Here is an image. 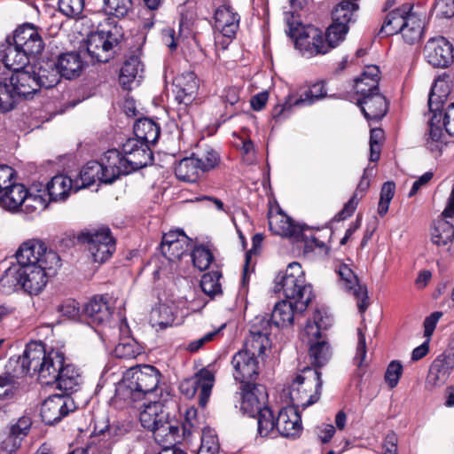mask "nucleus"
<instances>
[{
    "mask_svg": "<svg viewBox=\"0 0 454 454\" xmlns=\"http://www.w3.org/2000/svg\"><path fill=\"white\" fill-rule=\"evenodd\" d=\"M78 240L86 246L94 262L99 263L107 261L116 248L115 239L108 227L82 231Z\"/></svg>",
    "mask_w": 454,
    "mask_h": 454,
    "instance_id": "obj_7",
    "label": "nucleus"
},
{
    "mask_svg": "<svg viewBox=\"0 0 454 454\" xmlns=\"http://www.w3.org/2000/svg\"><path fill=\"white\" fill-rule=\"evenodd\" d=\"M123 37L121 28L114 26L91 33L87 40V51L98 62L106 63L112 59L114 50Z\"/></svg>",
    "mask_w": 454,
    "mask_h": 454,
    "instance_id": "obj_8",
    "label": "nucleus"
},
{
    "mask_svg": "<svg viewBox=\"0 0 454 454\" xmlns=\"http://www.w3.org/2000/svg\"><path fill=\"white\" fill-rule=\"evenodd\" d=\"M356 104L368 121H380L388 109V103L380 90L359 96Z\"/></svg>",
    "mask_w": 454,
    "mask_h": 454,
    "instance_id": "obj_23",
    "label": "nucleus"
},
{
    "mask_svg": "<svg viewBox=\"0 0 454 454\" xmlns=\"http://www.w3.org/2000/svg\"><path fill=\"white\" fill-rule=\"evenodd\" d=\"M162 420L153 431L155 437L169 443L176 442L179 438L180 431L178 422L169 420L168 412L165 413V419Z\"/></svg>",
    "mask_w": 454,
    "mask_h": 454,
    "instance_id": "obj_50",
    "label": "nucleus"
},
{
    "mask_svg": "<svg viewBox=\"0 0 454 454\" xmlns=\"http://www.w3.org/2000/svg\"><path fill=\"white\" fill-rule=\"evenodd\" d=\"M144 71L143 64L139 57L135 54L129 56L121 68L119 82L123 89L130 90L132 82H136L137 78H141Z\"/></svg>",
    "mask_w": 454,
    "mask_h": 454,
    "instance_id": "obj_39",
    "label": "nucleus"
},
{
    "mask_svg": "<svg viewBox=\"0 0 454 454\" xmlns=\"http://www.w3.org/2000/svg\"><path fill=\"white\" fill-rule=\"evenodd\" d=\"M444 81L437 80L431 88L428 97V106L433 113L429 121V139L431 141H442L443 132L439 124L442 121V112L440 109L441 104L446 98L449 90Z\"/></svg>",
    "mask_w": 454,
    "mask_h": 454,
    "instance_id": "obj_11",
    "label": "nucleus"
},
{
    "mask_svg": "<svg viewBox=\"0 0 454 454\" xmlns=\"http://www.w3.org/2000/svg\"><path fill=\"white\" fill-rule=\"evenodd\" d=\"M275 293H283L286 299L298 302L299 310H306L313 298L312 286L306 283L305 274L298 262H291L275 278Z\"/></svg>",
    "mask_w": 454,
    "mask_h": 454,
    "instance_id": "obj_4",
    "label": "nucleus"
},
{
    "mask_svg": "<svg viewBox=\"0 0 454 454\" xmlns=\"http://www.w3.org/2000/svg\"><path fill=\"white\" fill-rule=\"evenodd\" d=\"M380 71L375 65L367 66L360 77L355 80V90L358 96L380 90Z\"/></svg>",
    "mask_w": 454,
    "mask_h": 454,
    "instance_id": "obj_37",
    "label": "nucleus"
},
{
    "mask_svg": "<svg viewBox=\"0 0 454 454\" xmlns=\"http://www.w3.org/2000/svg\"><path fill=\"white\" fill-rule=\"evenodd\" d=\"M143 353L142 347L134 340L127 339L114 348V354L117 358L132 359Z\"/></svg>",
    "mask_w": 454,
    "mask_h": 454,
    "instance_id": "obj_56",
    "label": "nucleus"
},
{
    "mask_svg": "<svg viewBox=\"0 0 454 454\" xmlns=\"http://www.w3.org/2000/svg\"><path fill=\"white\" fill-rule=\"evenodd\" d=\"M348 26L343 24L334 23L328 27L326 29L324 39L327 46L328 52L338 46V44L345 39L348 33Z\"/></svg>",
    "mask_w": 454,
    "mask_h": 454,
    "instance_id": "obj_55",
    "label": "nucleus"
},
{
    "mask_svg": "<svg viewBox=\"0 0 454 454\" xmlns=\"http://www.w3.org/2000/svg\"><path fill=\"white\" fill-rule=\"evenodd\" d=\"M18 98L12 80L0 81V110L2 112L11 111L16 105Z\"/></svg>",
    "mask_w": 454,
    "mask_h": 454,
    "instance_id": "obj_52",
    "label": "nucleus"
},
{
    "mask_svg": "<svg viewBox=\"0 0 454 454\" xmlns=\"http://www.w3.org/2000/svg\"><path fill=\"white\" fill-rule=\"evenodd\" d=\"M454 368V352L438 356L431 364L427 377V383L434 387L443 385Z\"/></svg>",
    "mask_w": 454,
    "mask_h": 454,
    "instance_id": "obj_25",
    "label": "nucleus"
},
{
    "mask_svg": "<svg viewBox=\"0 0 454 454\" xmlns=\"http://www.w3.org/2000/svg\"><path fill=\"white\" fill-rule=\"evenodd\" d=\"M121 149L126 158L125 162L132 168V172L150 165L153 160L149 145L139 139L129 138Z\"/></svg>",
    "mask_w": 454,
    "mask_h": 454,
    "instance_id": "obj_18",
    "label": "nucleus"
},
{
    "mask_svg": "<svg viewBox=\"0 0 454 454\" xmlns=\"http://www.w3.org/2000/svg\"><path fill=\"white\" fill-rule=\"evenodd\" d=\"M103 175L104 171L99 161L90 160L87 162L80 171L78 178L74 180L75 190L89 187L97 180L105 184Z\"/></svg>",
    "mask_w": 454,
    "mask_h": 454,
    "instance_id": "obj_41",
    "label": "nucleus"
},
{
    "mask_svg": "<svg viewBox=\"0 0 454 454\" xmlns=\"http://www.w3.org/2000/svg\"><path fill=\"white\" fill-rule=\"evenodd\" d=\"M59 12L67 17L78 16L84 8L85 0H59Z\"/></svg>",
    "mask_w": 454,
    "mask_h": 454,
    "instance_id": "obj_63",
    "label": "nucleus"
},
{
    "mask_svg": "<svg viewBox=\"0 0 454 454\" xmlns=\"http://www.w3.org/2000/svg\"><path fill=\"white\" fill-rule=\"evenodd\" d=\"M11 39L17 43V47H20L31 57L39 55L44 48L43 40L37 27L29 23L18 27Z\"/></svg>",
    "mask_w": 454,
    "mask_h": 454,
    "instance_id": "obj_19",
    "label": "nucleus"
},
{
    "mask_svg": "<svg viewBox=\"0 0 454 454\" xmlns=\"http://www.w3.org/2000/svg\"><path fill=\"white\" fill-rule=\"evenodd\" d=\"M190 244L191 239L186 235H181L180 240L167 247H160V250L165 258L174 262L179 260L189 250Z\"/></svg>",
    "mask_w": 454,
    "mask_h": 454,
    "instance_id": "obj_53",
    "label": "nucleus"
},
{
    "mask_svg": "<svg viewBox=\"0 0 454 454\" xmlns=\"http://www.w3.org/2000/svg\"><path fill=\"white\" fill-rule=\"evenodd\" d=\"M358 8V4L355 2L341 0L332 12L333 22L348 26L352 20L354 12H356Z\"/></svg>",
    "mask_w": 454,
    "mask_h": 454,
    "instance_id": "obj_51",
    "label": "nucleus"
},
{
    "mask_svg": "<svg viewBox=\"0 0 454 454\" xmlns=\"http://www.w3.org/2000/svg\"><path fill=\"white\" fill-rule=\"evenodd\" d=\"M325 82H318L311 88L304 90L300 95L289 94L281 106H278L273 110V118L278 121L282 116L288 115L293 106H309L317 100L325 98L327 96Z\"/></svg>",
    "mask_w": 454,
    "mask_h": 454,
    "instance_id": "obj_10",
    "label": "nucleus"
},
{
    "mask_svg": "<svg viewBox=\"0 0 454 454\" xmlns=\"http://www.w3.org/2000/svg\"><path fill=\"white\" fill-rule=\"evenodd\" d=\"M287 24L289 27L287 35L294 40L295 48L302 56L312 58L328 52L324 34L319 28L312 25L304 26L301 23L294 26L289 20Z\"/></svg>",
    "mask_w": 454,
    "mask_h": 454,
    "instance_id": "obj_6",
    "label": "nucleus"
},
{
    "mask_svg": "<svg viewBox=\"0 0 454 454\" xmlns=\"http://www.w3.org/2000/svg\"><path fill=\"white\" fill-rule=\"evenodd\" d=\"M322 324L319 321V314L315 315L313 321H308L303 330V334L308 337L309 344V359L313 369L319 371V368L326 364L331 357L330 345L325 340H319L321 338Z\"/></svg>",
    "mask_w": 454,
    "mask_h": 454,
    "instance_id": "obj_9",
    "label": "nucleus"
},
{
    "mask_svg": "<svg viewBox=\"0 0 454 454\" xmlns=\"http://www.w3.org/2000/svg\"><path fill=\"white\" fill-rule=\"evenodd\" d=\"M132 8V0H104L105 12L117 18H122Z\"/></svg>",
    "mask_w": 454,
    "mask_h": 454,
    "instance_id": "obj_60",
    "label": "nucleus"
},
{
    "mask_svg": "<svg viewBox=\"0 0 454 454\" xmlns=\"http://www.w3.org/2000/svg\"><path fill=\"white\" fill-rule=\"evenodd\" d=\"M176 100L179 103L192 104L196 98L199 83L194 73L187 72L176 77L173 83Z\"/></svg>",
    "mask_w": 454,
    "mask_h": 454,
    "instance_id": "obj_28",
    "label": "nucleus"
},
{
    "mask_svg": "<svg viewBox=\"0 0 454 454\" xmlns=\"http://www.w3.org/2000/svg\"><path fill=\"white\" fill-rule=\"evenodd\" d=\"M257 417V431L262 437H275L277 434V424L271 409L267 405L255 412Z\"/></svg>",
    "mask_w": 454,
    "mask_h": 454,
    "instance_id": "obj_47",
    "label": "nucleus"
},
{
    "mask_svg": "<svg viewBox=\"0 0 454 454\" xmlns=\"http://www.w3.org/2000/svg\"><path fill=\"white\" fill-rule=\"evenodd\" d=\"M83 311L89 325H103L107 324L113 317L114 301L107 294L96 295L85 304Z\"/></svg>",
    "mask_w": 454,
    "mask_h": 454,
    "instance_id": "obj_17",
    "label": "nucleus"
},
{
    "mask_svg": "<svg viewBox=\"0 0 454 454\" xmlns=\"http://www.w3.org/2000/svg\"><path fill=\"white\" fill-rule=\"evenodd\" d=\"M82 383V377L78 369L73 364H65L53 384H56L57 387L64 392L63 395H69L76 392Z\"/></svg>",
    "mask_w": 454,
    "mask_h": 454,
    "instance_id": "obj_35",
    "label": "nucleus"
},
{
    "mask_svg": "<svg viewBox=\"0 0 454 454\" xmlns=\"http://www.w3.org/2000/svg\"><path fill=\"white\" fill-rule=\"evenodd\" d=\"M233 377L242 384L254 382L260 373V362L253 354L238 351L231 359Z\"/></svg>",
    "mask_w": 454,
    "mask_h": 454,
    "instance_id": "obj_21",
    "label": "nucleus"
},
{
    "mask_svg": "<svg viewBox=\"0 0 454 454\" xmlns=\"http://www.w3.org/2000/svg\"><path fill=\"white\" fill-rule=\"evenodd\" d=\"M192 157L203 173L215 168L220 162L219 153L209 145L200 146Z\"/></svg>",
    "mask_w": 454,
    "mask_h": 454,
    "instance_id": "obj_49",
    "label": "nucleus"
},
{
    "mask_svg": "<svg viewBox=\"0 0 454 454\" xmlns=\"http://www.w3.org/2000/svg\"><path fill=\"white\" fill-rule=\"evenodd\" d=\"M424 57L434 67H448L454 59L452 44L443 36L431 38L424 47Z\"/></svg>",
    "mask_w": 454,
    "mask_h": 454,
    "instance_id": "obj_14",
    "label": "nucleus"
},
{
    "mask_svg": "<svg viewBox=\"0 0 454 454\" xmlns=\"http://www.w3.org/2000/svg\"><path fill=\"white\" fill-rule=\"evenodd\" d=\"M298 302L291 300H283L274 306L270 322L277 327H286L293 325L294 317L301 315L304 310H299Z\"/></svg>",
    "mask_w": 454,
    "mask_h": 454,
    "instance_id": "obj_32",
    "label": "nucleus"
},
{
    "mask_svg": "<svg viewBox=\"0 0 454 454\" xmlns=\"http://www.w3.org/2000/svg\"><path fill=\"white\" fill-rule=\"evenodd\" d=\"M370 169H364L363 176L350 200L344 205L343 208L337 214L335 219L342 221L352 215L355 212L359 200L364 196L365 192L370 186V180L368 178V172Z\"/></svg>",
    "mask_w": 454,
    "mask_h": 454,
    "instance_id": "obj_43",
    "label": "nucleus"
},
{
    "mask_svg": "<svg viewBox=\"0 0 454 454\" xmlns=\"http://www.w3.org/2000/svg\"><path fill=\"white\" fill-rule=\"evenodd\" d=\"M424 27V20L416 12H412L408 15L406 25L401 34L407 43L414 44L422 37Z\"/></svg>",
    "mask_w": 454,
    "mask_h": 454,
    "instance_id": "obj_46",
    "label": "nucleus"
},
{
    "mask_svg": "<svg viewBox=\"0 0 454 454\" xmlns=\"http://www.w3.org/2000/svg\"><path fill=\"white\" fill-rule=\"evenodd\" d=\"M191 380L195 381L193 388L195 390V395L199 393V404L201 407H205L209 400L212 387L214 386V373L210 370L203 368L192 377Z\"/></svg>",
    "mask_w": 454,
    "mask_h": 454,
    "instance_id": "obj_38",
    "label": "nucleus"
},
{
    "mask_svg": "<svg viewBox=\"0 0 454 454\" xmlns=\"http://www.w3.org/2000/svg\"><path fill=\"white\" fill-rule=\"evenodd\" d=\"M20 374H36L43 385H51L56 381L65 364L64 354L59 350L46 351L42 342H31L27 345L21 356Z\"/></svg>",
    "mask_w": 454,
    "mask_h": 454,
    "instance_id": "obj_3",
    "label": "nucleus"
},
{
    "mask_svg": "<svg viewBox=\"0 0 454 454\" xmlns=\"http://www.w3.org/2000/svg\"><path fill=\"white\" fill-rule=\"evenodd\" d=\"M202 173L192 155L182 159L175 168L176 176L179 180L189 183L196 182Z\"/></svg>",
    "mask_w": 454,
    "mask_h": 454,
    "instance_id": "obj_45",
    "label": "nucleus"
},
{
    "mask_svg": "<svg viewBox=\"0 0 454 454\" xmlns=\"http://www.w3.org/2000/svg\"><path fill=\"white\" fill-rule=\"evenodd\" d=\"M46 207L45 200L41 195H32L27 192L24 202L20 207L21 212L32 214L36 211L43 210Z\"/></svg>",
    "mask_w": 454,
    "mask_h": 454,
    "instance_id": "obj_61",
    "label": "nucleus"
},
{
    "mask_svg": "<svg viewBox=\"0 0 454 454\" xmlns=\"http://www.w3.org/2000/svg\"><path fill=\"white\" fill-rule=\"evenodd\" d=\"M431 240L438 247H447L450 255H454V227L444 220H437L431 230Z\"/></svg>",
    "mask_w": 454,
    "mask_h": 454,
    "instance_id": "obj_34",
    "label": "nucleus"
},
{
    "mask_svg": "<svg viewBox=\"0 0 454 454\" xmlns=\"http://www.w3.org/2000/svg\"><path fill=\"white\" fill-rule=\"evenodd\" d=\"M11 80L19 98H27L41 89L32 69H20L12 75Z\"/></svg>",
    "mask_w": 454,
    "mask_h": 454,
    "instance_id": "obj_33",
    "label": "nucleus"
},
{
    "mask_svg": "<svg viewBox=\"0 0 454 454\" xmlns=\"http://www.w3.org/2000/svg\"><path fill=\"white\" fill-rule=\"evenodd\" d=\"M335 272L340 277L341 286L347 291L352 292L357 300V308L361 314H364L369 306L367 287L360 285L357 276L352 269L345 263L340 262L335 266Z\"/></svg>",
    "mask_w": 454,
    "mask_h": 454,
    "instance_id": "obj_13",
    "label": "nucleus"
},
{
    "mask_svg": "<svg viewBox=\"0 0 454 454\" xmlns=\"http://www.w3.org/2000/svg\"><path fill=\"white\" fill-rule=\"evenodd\" d=\"M240 16L229 4L219 6L215 12V26L227 38H233L239 27Z\"/></svg>",
    "mask_w": 454,
    "mask_h": 454,
    "instance_id": "obj_27",
    "label": "nucleus"
},
{
    "mask_svg": "<svg viewBox=\"0 0 454 454\" xmlns=\"http://www.w3.org/2000/svg\"><path fill=\"white\" fill-rule=\"evenodd\" d=\"M403 374V365L398 361H392L385 372V381L390 388L397 386L400 377Z\"/></svg>",
    "mask_w": 454,
    "mask_h": 454,
    "instance_id": "obj_64",
    "label": "nucleus"
},
{
    "mask_svg": "<svg viewBox=\"0 0 454 454\" xmlns=\"http://www.w3.org/2000/svg\"><path fill=\"white\" fill-rule=\"evenodd\" d=\"M7 45L1 51L0 56L4 66L14 73L25 68L29 63L30 55L27 54L11 37L6 38Z\"/></svg>",
    "mask_w": 454,
    "mask_h": 454,
    "instance_id": "obj_31",
    "label": "nucleus"
},
{
    "mask_svg": "<svg viewBox=\"0 0 454 454\" xmlns=\"http://www.w3.org/2000/svg\"><path fill=\"white\" fill-rule=\"evenodd\" d=\"M10 186L0 192V207L10 212H17L27 195V190L20 183Z\"/></svg>",
    "mask_w": 454,
    "mask_h": 454,
    "instance_id": "obj_40",
    "label": "nucleus"
},
{
    "mask_svg": "<svg viewBox=\"0 0 454 454\" xmlns=\"http://www.w3.org/2000/svg\"><path fill=\"white\" fill-rule=\"evenodd\" d=\"M270 230L279 236L292 238L295 241H304L308 244V238L304 234L305 227L295 224L291 217L283 212L275 214L270 213L269 216Z\"/></svg>",
    "mask_w": 454,
    "mask_h": 454,
    "instance_id": "obj_22",
    "label": "nucleus"
},
{
    "mask_svg": "<svg viewBox=\"0 0 454 454\" xmlns=\"http://www.w3.org/2000/svg\"><path fill=\"white\" fill-rule=\"evenodd\" d=\"M193 265L200 271L206 270L214 260V255L210 249L203 245L194 247L192 253Z\"/></svg>",
    "mask_w": 454,
    "mask_h": 454,
    "instance_id": "obj_59",
    "label": "nucleus"
},
{
    "mask_svg": "<svg viewBox=\"0 0 454 454\" xmlns=\"http://www.w3.org/2000/svg\"><path fill=\"white\" fill-rule=\"evenodd\" d=\"M220 445L217 436L210 430L203 431L201 435V444L199 452L205 454H218Z\"/></svg>",
    "mask_w": 454,
    "mask_h": 454,
    "instance_id": "obj_62",
    "label": "nucleus"
},
{
    "mask_svg": "<svg viewBox=\"0 0 454 454\" xmlns=\"http://www.w3.org/2000/svg\"><path fill=\"white\" fill-rule=\"evenodd\" d=\"M16 258L20 265L21 289L31 295L40 294L48 282L51 271L60 266L59 254L48 250L39 239L22 243Z\"/></svg>",
    "mask_w": 454,
    "mask_h": 454,
    "instance_id": "obj_1",
    "label": "nucleus"
},
{
    "mask_svg": "<svg viewBox=\"0 0 454 454\" xmlns=\"http://www.w3.org/2000/svg\"><path fill=\"white\" fill-rule=\"evenodd\" d=\"M75 409L76 406L70 395H53L42 403L41 417L45 424L54 425Z\"/></svg>",
    "mask_w": 454,
    "mask_h": 454,
    "instance_id": "obj_12",
    "label": "nucleus"
},
{
    "mask_svg": "<svg viewBox=\"0 0 454 454\" xmlns=\"http://www.w3.org/2000/svg\"><path fill=\"white\" fill-rule=\"evenodd\" d=\"M219 271H209L205 273L200 280V287L204 294L213 298L222 294V286L219 282L221 278Z\"/></svg>",
    "mask_w": 454,
    "mask_h": 454,
    "instance_id": "obj_58",
    "label": "nucleus"
},
{
    "mask_svg": "<svg viewBox=\"0 0 454 454\" xmlns=\"http://www.w3.org/2000/svg\"><path fill=\"white\" fill-rule=\"evenodd\" d=\"M298 408L286 407L280 410L276 419L277 433L284 437H296L301 432V419Z\"/></svg>",
    "mask_w": 454,
    "mask_h": 454,
    "instance_id": "obj_26",
    "label": "nucleus"
},
{
    "mask_svg": "<svg viewBox=\"0 0 454 454\" xmlns=\"http://www.w3.org/2000/svg\"><path fill=\"white\" fill-rule=\"evenodd\" d=\"M21 363H19V357L11 358L8 363V369L12 372H6L0 375V387L4 388H11L14 390L17 387V379L25 376L26 374H20L19 372L21 369Z\"/></svg>",
    "mask_w": 454,
    "mask_h": 454,
    "instance_id": "obj_57",
    "label": "nucleus"
},
{
    "mask_svg": "<svg viewBox=\"0 0 454 454\" xmlns=\"http://www.w3.org/2000/svg\"><path fill=\"white\" fill-rule=\"evenodd\" d=\"M323 380L321 372L306 366L293 381L289 392L292 404L302 410L316 403L320 399Z\"/></svg>",
    "mask_w": 454,
    "mask_h": 454,
    "instance_id": "obj_5",
    "label": "nucleus"
},
{
    "mask_svg": "<svg viewBox=\"0 0 454 454\" xmlns=\"http://www.w3.org/2000/svg\"><path fill=\"white\" fill-rule=\"evenodd\" d=\"M20 265L18 262L16 265L9 267L0 278V292L4 294H11L21 289L20 280Z\"/></svg>",
    "mask_w": 454,
    "mask_h": 454,
    "instance_id": "obj_48",
    "label": "nucleus"
},
{
    "mask_svg": "<svg viewBox=\"0 0 454 454\" xmlns=\"http://www.w3.org/2000/svg\"><path fill=\"white\" fill-rule=\"evenodd\" d=\"M56 61L61 77L68 80L78 77L83 68V61L76 51L62 53Z\"/></svg>",
    "mask_w": 454,
    "mask_h": 454,
    "instance_id": "obj_36",
    "label": "nucleus"
},
{
    "mask_svg": "<svg viewBox=\"0 0 454 454\" xmlns=\"http://www.w3.org/2000/svg\"><path fill=\"white\" fill-rule=\"evenodd\" d=\"M412 8L411 4H404L391 11L381 26L380 35L389 36L401 33L406 25L408 15L412 14Z\"/></svg>",
    "mask_w": 454,
    "mask_h": 454,
    "instance_id": "obj_29",
    "label": "nucleus"
},
{
    "mask_svg": "<svg viewBox=\"0 0 454 454\" xmlns=\"http://www.w3.org/2000/svg\"><path fill=\"white\" fill-rule=\"evenodd\" d=\"M241 395L240 409L250 417L268 405V393L265 386L254 382L242 384L239 387Z\"/></svg>",
    "mask_w": 454,
    "mask_h": 454,
    "instance_id": "obj_15",
    "label": "nucleus"
},
{
    "mask_svg": "<svg viewBox=\"0 0 454 454\" xmlns=\"http://www.w3.org/2000/svg\"><path fill=\"white\" fill-rule=\"evenodd\" d=\"M74 186V182L64 175L53 176L46 185V191L51 201H64L69 196L70 191Z\"/></svg>",
    "mask_w": 454,
    "mask_h": 454,
    "instance_id": "obj_42",
    "label": "nucleus"
},
{
    "mask_svg": "<svg viewBox=\"0 0 454 454\" xmlns=\"http://www.w3.org/2000/svg\"><path fill=\"white\" fill-rule=\"evenodd\" d=\"M256 321H258L260 325L256 323L252 325L249 335L247 337L244 348L241 351L253 354V356L259 359L270 346L269 339L270 324V321H266L264 318L257 317Z\"/></svg>",
    "mask_w": 454,
    "mask_h": 454,
    "instance_id": "obj_16",
    "label": "nucleus"
},
{
    "mask_svg": "<svg viewBox=\"0 0 454 454\" xmlns=\"http://www.w3.org/2000/svg\"><path fill=\"white\" fill-rule=\"evenodd\" d=\"M160 372L150 364H140L128 369L115 390V400H122L128 405L137 403L153 395L160 396Z\"/></svg>",
    "mask_w": 454,
    "mask_h": 454,
    "instance_id": "obj_2",
    "label": "nucleus"
},
{
    "mask_svg": "<svg viewBox=\"0 0 454 454\" xmlns=\"http://www.w3.org/2000/svg\"><path fill=\"white\" fill-rule=\"evenodd\" d=\"M30 69L33 70L40 88H53L60 81L61 75L54 59H43Z\"/></svg>",
    "mask_w": 454,
    "mask_h": 454,
    "instance_id": "obj_30",
    "label": "nucleus"
},
{
    "mask_svg": "<svg viewBox=\"0 0 454 454\" xmlns=\"http://www.w3.org/2000/svg\"><path fill=\"white\" fill-rule=\"evenodd\" d=\"M134 133L136 137L147 145H154L160 135V126L149 118H142L134 124Z\"/></svg>",
    "mask_w": 454,
    "mask_h": 454,
    "instance_id": "obj_44",
    "label": "nucleus"
},
{
    "mask_svg": "<svg viewBox=\"0 0 454 454\" xmlns=\"http://www.w3.org/2000/svg\"><path fill=\"white\" fill-rule=\"evenodd\" d=\"M95 435L90 437L88 445H92L90 454H110L114 446L113 441L104 435V429L97 426L94 430Z\"/></svg>",
    "mask_w": 454,
    "mask_h": 454,
    "instance_id": "obj_54",
    "label": "nucleus"
},
{
    "mask_svg": "<svg viewBox=\"0 0 454 454\" xmlns=\"http://www.w3.org/2000/svg\"><path fill=\"white\" fill-rule=\"evenodd\" d=\"M123 151L107 150L100 159L104 171L105 184H112L121 176L132 173V168L126 164Z\"/></svg>",
    "mask_w": 454,
    "mask_h": 454,
    "instance_id": "obj_20",
    "label": "nucleus"
},
{
    "mask_svg": "<svg viewBox=\"0 0 454 454\" xmlns=\"http://www.w3.org/2000/svg\"><path fill=\"white\" fill-rule=\"evenodd\" d=\"M166 397L163 395V392L160 391L158 400L150 401L149 403L143 404V410L139 414V420L142 427L149 431H153L157 428V426L160 424L165 419V404L168 401V397L170 395L168 391L165 392Z\"/></svg>",
    "mask_w": 454,
    "mask_h": 454,
    "instance_id": "obj_24",
    "label": "nucleus"
}]
</instances>
